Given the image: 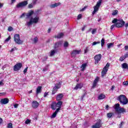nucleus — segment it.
<instances>
[{
  "instance_id": "obj_56",
  "label": "nucleus",
  "mask_w": 128,
  "mask_h": 128,
  "mask_svg": "<svg viewBox=\"0 0 128 128\" xmlns=\"http://www.w3.org/2000/svg\"><path fill=\"white\" fill-rule=\"evenodd\" d=\"M36 2H38V0H33L32 4H34H34H36Z\"/></svg>"
},
{
  "instance_id": "obj_60",
  "label": "nucleus",
  "mask_w": 128,
  "mask_h": 128,
  "mask_svg": "<svg viewBox=\"0 0 128 128\" xmlns=\"http://www.w3.org/2000/svg\"><path fill=\"white\" fill-rule=\"evenodd\" d=\"M16 0H11V4H14L16 2Z\"/></svg>"
},
{
  "instance_id": "obj_7",
  "label": "nucleus",
  "mask_w": 128,
  "mask_h": 128,
  "mask_svg": "<svg viewBox=\"0 0 128 128\" xmlns=\"http://www.w3.org/2000/svg\"><path fill=\"white\" fill-rule=\"evenodd\" d=\"M94 60H95L94 64H98V62H100V60H102V54H98L94 56Z\"/></svg>"
},
{
  "instance_id": "obj_54",
  "label": "nucleus",
  "mask_w": 128,
  "mask_h": 128,
  "mask_svg": "<svg viewBox=\"0 0 128 128\" xmlns=\"http://www.w3.org/2000/svg\"><path fill=\"white\" fill-rule=\"evenodd\" d=\"M123 84H124V86H128V81H126V82H123Z\"/></svg>"
},
{
  "instance_id": "obj_59",
  "label": "nucleus",
  "mask_w": 128,
  "mask_h": 128,
  "mask_svg": "<svg viewBox=\"0 0 128 128\" xmlns=\"http://www.w3.org/2000/svg\"><path fill=\"white\" fill-rule=\"evenodd\" d=\"M114 26H115L114 24H112V26H111L110 30H114Z\"/></svg>"
},
{
  "instance_id": "obj_25",
  "label": "nucleus",
  "mask_w": 128,
  "mask_h": 128,
  "mask_svg": "<svg viewBox=\"0 0 128 128\" xmlns=\"http://www.w3.org/2000/svg\"><path fill=\"white\" fill-rule=\"evenodd\" d=\"M122 68L128 70V64L127 63L124 62L122 64Z\"/></svg>"
},
{
  "instance_id": "obj_52",
  "label": "nucleus",
  "mask_w": 128,
  "mask_h": 128,
  "mask_svg": "<svg viewBox=\"0 0 128 128\" xmlns=\"http://www.w3.org/2000/svg\"><path fill=\"white\" fill-rule=\"evenodd\" d=\"M28 67H26L24 70V74H26L28 72Z\"/></svg>"
},
{
  "instance_id": "obj_51",
  "label": "nucleus",
  "mask_w": 128,
  "mask_h": 128,
  "mask_svg": "<svg viewBox=\"0 0 128 128\" xmlns=\"http://www.w3.org/2000/svg\"><path fill=\"white\" fill-rule=\"evenodd\" d=\"M88 52V47H86L84 50V54H86Z\"/></svg>"
},
{
  "instance_id": "obj_43",
  "label": "nucleus",
  "mask_w": 128,
  "mask_h": 128,
  "mask_svg": "<svg viewBox=\"0 0 128 128\" xmlns=\"http://www.w3.org/2000/svg\"><path fill=\"white\" fill-rule=\"evenodd\" d=\"M34 44H36L38 42V37H35L34 40Z\"/></svg>"
},
{
  "instance_id": "obj_19",
  "label": "nucleus",
  "mask_w": 128,
  "mask_h": 128,
  "mask_svg": "<svg viewBox=\"0 0 128 128\" xmlns=\"http://www.w3.org/2000/svg\"><path fill=\"white\" fill-rule=\"evenodd\" d=\"M99 80H100V78L96 77V78L94 80V82H93L92 88H96V84H98V82Z\"/></svg>"
},
{
  "instance_id": "obj_38",
  "label": "nucleus",
  "mask_w": 128,
  "mask_h": 128,
  "mask_svg": "<svg viewBox=\"0 0 128 128\" xmlns=\"http://www.w3.org/2000/svg\"><path fill=\"white\" fill-rule=\"evenodd\" d=\"M100 44V42H94L92 43V46H96V44Z\"/></svg>"
},
{
  "instance_id": "obj_23",
  "label": "nucleus",
  "mask_w": 128,
  "mask_h": 128,
  "mask_svg": "<svg viewBox=\"0 0 128 128\" xmlns=\"http://www.w3.org/2000/svg\"><path fill=\"white\" fill-rule=\"evenodd\" d=\"M42 92V86H39L36 88V94H40Z\"/></svg>"
},
{
  "instance_id": "obj_4",
  "label": "nucleus",
  "mask_w": 128,
  "mask_h": 128,
  "mask_svg": "<svg viewBox=\"0 0 128 128\" xmlns=\"http://www.w3.org/2000/svg\"><path fill=\"white\" fill-rule=\"evenodd\" d=\"M40 18L38 17H35L34 18H31L30 22H27L28 26H32V24H38V22Z\"/></svg>"
},
{
  "instance_id": "obj_55",
  "label": "nucleus",
  "mask_w": 128,
  "mask_h": 128,
  "mask_svg": "<svg viewBox=\"0 0 128 128\" xmlns=\"http://www.w3.org/2000/svg\"><path fill=\"white\" fill-rule=\"evenodd\" d=\"M124 58L125 59H126V58H127L128 57V52H126V54H124Z\"/></svg>"
},
{
  "instance_id": "obj_47",
  "label": "nucleus",
  "mask_w": 128,
  "mask_h": 128,
  "mask_svg": "<svg viewBox=\"0 0 128 128\" xmlns=\"http://www.w3.org/2000/svg\"><path fill=\"white\" fill-rule=\"evenodd\" d=\"M30 120L27 119L26 122H25V124H30Z\"/></svg>"
},
{
  "instance_id": "obj_40",
  "label": "nucleus",
  "mask_w": 128,
  "mask_h": 128,
  "mask_svg": "<svg viewBox=\"0 0 128 128\" xmlns=\"http://www.w3.org/2000/svg\"><path fill=\"white\" fill-rule=\"evenodd\" d=\"M104 39L102 38L101 40V46H104Z\"/></svg>"
},
{
  "instance_id": "obj_24",
  "label": "nucleus",
  "mask_w": 128,
  "mask_h": 128,
  "mask_svg": "<svg viewBox=\"0 0 128 128\" xmlns=\"http://www.w3.org/2000/svg\"><path fill=\"white\" fill-rule=\"evenodd\" d=\"M58 112H60V110H58V109H56L54 112L53 113V114L52 115L51 118H56V114H58Z\"/></svg>"
},
{
  "instance_id": "obj_32",
  "label": "nucleus",
  "mask_w": 128,
  "mask_h": 128,
  "mask_svg": "<svg viewBox=\"0 0 128 128\" xmlns=\"http://www.w3.org/2000/svg\"><path fill=\"white\" fill-rule=\"evenodd\" d=\"M118 12V10H114L112 12V16H116V14Z\"/></svg>"
},
{
  "instance_id": "obj_48",
  "label": "nucleus",
  "mask_w": 128,
  "mask_h": 128,
  "mask_svg": "<svg viewBox=\"0 0 128 128\" xmlns=\"http://www.w3.org/2000/svg\"><path fill=\"white\" fill-rule=\"evenodd\" d=\"M10 36H9L6 40H5V42H10Z\"/></svg>"
},
{
  "instance_id": "obj_57",
  "label": "nucleus",
  "mask_w": 128,
  "mask_h": 128,
  "mask_svg": "<svg viewBox=\"0 0 128 128\" xmlns=\"http://www.w3.org/2000/svg\"><path fill=\"white\" fill-rule=\"evenodd\" d=\"M18 104H14V108H18Z\"/></svg>"
},
{
  "instance_id": "obj_14",
  "label": "nucleus",
  "mask_w": 128,
  "mask_h": 128,
  "mask_svg": "<svg viewBox=\"0 0 128 128\" xmlns=\"http://www.w3.org/2000/svg\"><path fill=\"white\" fill-rule=\"evenodd\" d=\"M63 98H64V94H58L56 96V100L60 101L62 100Z\"/></svg>"
},
{
  "instance_id": "obj_10",
  "label": "nucleus",
  "mask_w": 128,
  "mask_h": 128,
  "mask_svg": "<svg viewBox=\"0 0 128 128\" xmlns=\"http://www.w3.org/2000/svg\"><path fill=\"white\" fill-rule=\"evenodd\" d=\"M0 102L1 104H7L10 102V99L8 98H2L0 100Z\"/></svg>"
},
{
  "instance_id": "obj_30",
  "label": "nucleus",
  "mask_w": 128,
  "mask_h": 128,
  "mask_svg": "<svg viewBox=\"0 0 128 128\" xmlns=\"http://www.w3.org/2000/svg\"><path fill=\"white\" fill-rule=\"evenodd\" d=\"M102 0H98V1L97 2L96 6H100V4H102Z\"/></svg>"
},
{
  "instance_id": "obj_53",
  "label": "nucleus",
  "mask_w": 128,
  "mask_h": 128,
  "mask_svg": "<svg viewBox=\"0 0 128 128\" xmlns=\"http://www.w3.org/2000/svg\"><path fill=\"white\" fill-rule=\"evenodd\" d=\"M87 6H84L82 9H81L80 10V12H84V10H86V8Z\"/></svg>"
},
{
  "instance_id": "obj_13",
  "label": "nucleus",
  "mask_w": 128,
  "mask_h": 128,
  "mask_svg": "<svg viewBox=\"0 0 128 128\" xmlns=\"http://www.w3.org/2000/svg\"><path fill=\"white\" fill-rule=\"evenodd\" d=\"M38 106H40V103L38 102L36 100H34L32 102V107L33 108H38Z\"/></svg>"
},
{
  "instance_id": "obj_33",
  "label": "nucleus",
  "mask_w": 128,
  "mask_h": 128,
  "mask_svg": "<svg viewBox=\"0 0 128 128\" xmlns=\"http://www.w3.org/2000/svg\"><path fill=\"white\" fill-rule=\"evenodd\" d=\"M48 70V65H46L42 70V72H46Z\"/></svg>"
},
{
  "instance_id": "obj_9",
  "label": "nucleus",
  "mask_w": 128,
  "mask_h": 128,
  "mask_svg": "<svg viewBox=\"0 0 128 128\" xmlns=\"http://www.w3.org/2000/svg\"><path fill=\"white\" fill-rule=\"evenodd\" d=\"M22 67V64L19 62L17 63L14 66V72H18V70H20Z\"/></svg>"
},
{
  "instance_id": "obj_39",
  "label": "nucleus",
  "mask_w": 128,
  "mask_h": 128,
  "mask_svg": "<svg viewBox=\"0 0 128 128\" xmlns=\"http://www.w3.org/2000/svg\"><path fill=\"white\" fill-rule=\"evenodd\" d=\"M7 128H12V122L8 123V124Z\"/></svg>"
},
{
  "instance_id": "obj_26",
  "label": "nucleus",
  "mask_w": 128,
  "mask_h": 128,
  "mask_svg": "<svg viewBox=\"0 0 128 128\" xmlns=\"http://www.w3.org/2000/svg\"><path fill=\"white\" fill-rule=\"evenodd\" d=\"M34 11L33 10H31L30 12L27 13V14H26V16H27V18H30V16H32V14H34Z\"/></svg>"
},
{
  "instance_id": "obj_2",
  "label": "nucleus",
  "mask_w": 128,
  "mask_h": 128,
  "mask_svg": "<svg viewBox=\"0 0 128 128\" xmlns=\"http://www.w3.org/2000/svg\"><path fill=\"white\" fill-rule=\"evenodd\" d=\"M114 108L116 112L118 114H124V112H126V110L124 108L120 107V104L118 103L114 104Z\"/></svg>"
},
{
  "instance_id": "obj_61",
  "label": "nucleus",
  "mask_w": 128,
  "mask_h": 128,
  "mask_svg": "<svg viewBox=\"0 0 128 128\" xmlns=\"http://www.w3.org/2000/svg\"><path fill=\"white\" fill-rule=\"evenodd\" d=\"M2 6H4V4H2L0 2V8H2Z\"/></svg>"
},
{
  "instance_id": "obj_44",
  "label": "nucleus",
  "mask_w": 128,
  "mask_h": 128,
  "mask_svg": "<svg viewBox=\"0 0 128 128\" xmlns=\"http://www.w3.org/2000/svg\"><path fill=\"white\" fill-rule=\"evenodd\" d=\"M82 18V14H79L77 16V20H80Z\"/></svg>"
},
{
  "instance_id": "obj_41",
  "label": "nucleus",
  "mask_w": 128,
  "mask_h": 128,
  "mask_svg": "<svg viewBox=\"0 0 128 128\" xmlns=\"http://www.w3.org/2000/svg\"><path fill=\"white\" fill-rule=\"evenodd\" d=\"M34 8V4H30L28 5V8Z\"/></svg>"
},
{
  "instance_id": "obj_29",
  "label": "nucleus",
  "mask_w": 128,
  "mask_h": 128,
  "mask_svg": "<svg viewBox=\"0 0 128 128\" xmlns=\"http://www.w3.org/2000/svg\"><path fill=\"white\" fill-rule=\"evenodd\" d=\"M114 42L108 44V48H112V46H114Z\"/></svg>"
},
{
  "instance_id": "obj_34",
  "label": "nucleus",
  "mask_w": 128,
  "mask_h": 128,
  "mask_svg": "<svg viewBox=\"0 0 128 128\" xmlns=\"http://www.w3.org/2000/svg\"><path fill=\"white\" fill-rule=\"evenodd\" d=\"M99 8H100V6H98L96 5L94 6V10H96V12H98Z\"/></svg>"
},
{
  "instance_id": "obj_11",
  "label": "nucleus",
  "mask_w": 128,
  "mask_h": 128,
  "mask_svg": "<svg viewBox=\"0 0 128 128\" xmlns=\"http://www.w3.org/2000/svg\"><path fill=\"white\" fill-rule=\"evenodd\" d=\"M82 50H74L71 53V56L74 58L76 54H80Z\"/></svg>"
},
{
  "instance_id": "obj_35",
  "label": "nucleus",
  "mask_w": 128,
  "mask_h": 128,
  "mask_svg": "<svg viewBox=\"0 0 128 128\" xmlns=\"http://www.w3.org/2000/svg\"><path fill=\"white\" fill-rule=\"evenodd\" d=\"M124 60H126V58H124V56H122L120 58L119 60L120 62H124Z\"/></svg>"
},
{
  "instance_id": "obj_8",
  "label": "nucleus",
  "mask_w": 128,
  "mask_h": 128,
  "mask_svg": "<svg viewBox=\"0 0 128 128\" xmlns=\"http://www.w3.org/2000/svg\"><path fill=\"white\" fill-rule=\"evenodd\" d=\"M118 22H117L115 24V26H116V28H122V26H124V24H126V22H124L123 20H119Z\"/></svg>"
},
{
  "instance_id": "obj_28",
  "label": "nucleus",
  "mask_w": 128,
  "mask_h": 128,
  "mask_svg": "<svg viewBox=\"0 0 128 128\" xmlns=\"http://www.w3.org/2000/svg\"><path fill=\"white\" fill-rule=\"evenodd\" d=\"M86 64H83L81 66V68H82V70H86Z\"/></svg>"
},
{
  "instance_id": "obj_46",
  "label": "nucleus",
  "mask_w": 128,
  "mask_h": 128,
  "mask_svg": "<svg viewBox=\"0 0 128 128\" xmlns=\"http://www.w3.org/2000/svg\"><path fill=\"white\" fill-rule=\"evenodd\" d=\"M14 30V28H12V26H8V32H12V30Z\"/></svg>"
},
{
  "instance_id": "obj_5",
  "label": "nucleus",
  "mask_w": 128,
  "mask_h": 128,
  "mask_svg": "<svg viewBox=\"0 0 128 128\" xmlns=\"http://www.w3.org/2000/svg\"><path fill=\"white\" fill-rule=\"evenodd\" d=\"M14 40L17 44H24V41L20 40L19 34H15L14 35Z\"/></svg>"
},
{
  "instance_id": "obj_18",
  "label": "nucleus",
  "mask_w": 128,
  "mask_h": 128,
  "mask_svg": "<svg viewBox=\"0 0 128 128\" xmlns=\"http://www.w3.org/2000/svg\"><path fill=\"white\" fill-rule=\"evenodd\" d=\"M82 86H84V84L82 83L77 84L76 86L74 88V90H78V88L80 89L82 88Z\"/></svg>"
},
{
  "instance_id": "obj_6",
  "label": "nucleus",
  "mask_w": 128,
  "mask_h": 128,
  "mask_svg": "<svg viewBox=\"0 0 128 128\" xmlns=\"http://www.w3.org/2000/svg\"><path fill=\"white\" fill-rule=\"evenodd\" d=\"M28 1L24 0L17 4V5L16 6V8H24V6H28Z\"/></svg>"
},
{
  "instance_id": "obj_17",
  "label": "nucleus",
  "mask_w": 128,
  "mask_h": 128,
  "mask_svg": "<svg viewBox=\"0 0 128 128\" xmlns=\"http://www.w3.org/2000/svg\"><path fill=\"white\" fill-rule=\"evenodd\" d=\"M62 44V41H59L55 43L54 46V48H58L59 46H60Z\"/></svg>"
},
{
  "instance_id": "obj_42",
  "label": "nucleus",
  "mask_w": 128,
  "mask_h": 128,
  "mask_svg": "<svg viewBox=\"0 0 128 128\" xmlns=\"http://www.w3.org/2000/svg\"><path fill=\"white\" fill-rule=\"evenodd\" d=\"M54 54H56V50H52V51H51V53L50 54V56H52L54 55Z\"/></svg>"
},
{
  "instance_id": "obj_45",
  "label": "nucleus",
  "mask_w": 128,
  "mask_h": 128,
  "mask_svg": "<svg viewBox=\"0 0 128 128\" xmlns=\"http://www.w3.org/2000/svg\"><path fill=\"white\" fill-rule=\"evenodd\" d=\"M110 62H108L104 68H110Z\"/></svg>"
},
{
  "instance_id": "obj_58",
  "label": "nucleus",
  "mask_w": 128,
  "mask_h": 128,
  "mask_svg": "<svg viewBox=\"0 0 128 128\" xmlns=\"http://www.w3.org/2000/svg\"><path fill=\"white\" fill-rule=\"evenodd\" d=\"M46 96H48V92H46L44 94V98H46Z\"/></svg>"
},
{
  "instance_id": "obj_64",
  "label": "nucleus",
  "mask_w": 128,
  "mask_h": 128,
  "mask_svg": "<svg viewBox=\"0 0 128 128\" xmlns=\"http://www.w3.org/2000/svg\"><path fill=\"white\" fill-rule=\"evenodd\" d=\"M125 26L126 28H127L128 27V22H127L125 24Z\"/></svg>"
},
{
  "instance_id": "obj_16",
  "label": "nucleus",
  "mask_w": 128,
  "mask_h": 128,
  "mask_svg": "<svg viewBox=\"0 0 128 128\" xmlns=\"http://www.w3.org/2000/svg\"><path fill=\"white\" fill-rule=\"evenodd\" d=\"M108 68H106L104 67L102 72V76L104 78L106 74V72H108Z\"/></svg>"
},
{
  "instance_id": "obj_31",
  "label": "nucleus",
  "mask_w": 128,
  "mask_h": 128,
  "mask_svg": "<svg viewBox=\"0 0 128 128\" xmlns=\"http://www.w3.org/2000/svg\"><path fill=\"white\" fill-rule=\"evenodd\" d=\"M114 114V113L110 112L107 114V116L108 118H110Z\"/></svg>"
},
{
  "instance_id": "obj_37",
  "label": "nucleus",
  "mask_w": 128,
  "mask_h": 128,
  "mask_svg": "<svg viewBox=\"0 0 128 128\" xmlns=\"http://www.w3.org/2000/svg\"><path fill=\"white\" fill-rule=\"evenodd\" d=\"M118 20L116 19V18H114L112 20V24H116V22H118Z\"/></svg>"
},
{
  "instance_id": "obj_15",
  "label": "nucleus",
  "mask_w": 128,
  "mask_h": 128,
  "mask_svg": "<svg viewBox=\"0 0 128 128\" xmlns=\"http://www.w3.org/2000/svg\"><path fill=\"white\" fill-rule=\"evenodd\" d=\"M62 101H58V102H56V106L58 108L56 110H60V108H62Z\"/></svg>"
},
{
  "instance_id": "obj_3",
  "label": "nucleus",
  "mask_w": 128,
  "mask_h": 128,
  "mask_svg": "<svg viewBox=\"0 0 128 128\" xmlns=\"http://www.w3.org/2000/svg\"><path fill=\"white\" fill-rule=\"evenodd\" d=\"M62 82H58V83L55 84L52 90V96H54L56 92H58V90L60 88V86H62Z\"/></svg>"
},
{
  "instance_id": "obj_49",
  "label": "nucleus",
  "mask_w": 128,
  "mask_h": 128,
  "mask_svg": "<svg viewBox=\"0 0 128 128\" xmlns=\"http://www.w3.org/2000/svg\"><path fill=\"white\" fill-rule=\"evenodd\" d=\"M26 16V14L23 13L20 16V18H24Z\"/></svg>"
},
{
  "instance_id": "obj_22",
  "label": "nucleus",
  "mask_w": 128,
  "mask_h": 128,
  "mask_svg": "<svg viewBox=\"0 0 128 128\" xmlns=\"http://www.w3.org/2000/svg\"><path fill=\"white\" fill-rule=\"evenodd\" d=\"M64 36V33L61 32L58 34L56 36H54L55 38H63Z\"/></svg>"
},
{
  "instance_id": "obj_62",
  "label": "nucleus",
  "mask_w": 128,
  "mask_h": 128,
  "mask_svg": "<svg viewBox=\"0 0 128 128\" xmlns=\"http://www.w3.org/2000/svg\"><path fill=\"white\" fill-rule=\"evenodd\" d=\"M128 49V46H124V50H126Z\"/></svg>"
},
{
  "instance_id": "obj_12",
  "label": "nucleus",
  "mask_w": 128,
  "mask_h": 128,
  "mask_svg": "<svg viewBox=\"0 0 128 128\" xmlns=\"http://www.w3.org/2000/svg\"><path fill=\"white\" fill-rule=\"evenodd\" d=\"M102 128L101 120H100L98 122H97L94 125L92 126V128Z\"/></svg>"
},
{
  "instance_id": "obj_63",
  "label": "nucleus",
  "mask_w": 128,
  "mask_h": 128,
  "mask_svg": "<svg viewBox=\"0 0 128 128\" xmlns=\"http://www.w3.org/2000/svg\"><path fill=\"white\" fill-rule=\"evenodd\" d=\"M2 124V118H0V124Z\"/></svg>"
},
{
  "instance_id": "obj_36",
  "label": "nucleus",
  "mask_w": 128,
  "mask_h": 128,
  "mask_svg": "<svg viewBox=\"0 0 128 128\" xmlns=\"http://www.w3.org/2000/svg\"><path fill=\"white\" fill-rule=\"evenodd\" d=\"M64 48H68V42H65L64 44Z\"/></svg>"
},
{
  "instance_id": "obj_27",
  "label": "nucleus",
  "mask_w": 128,
  "mask_h": 128,
  "mask_svg": "<svg viewBox=\"0 0 128 128\" xmlns=\"http://www.w3.org/2000/svg\"><path fill=\"white\" fill-rule=\"evenodd\" d=\"M104 98H106V95H104V94H100L98 96V100H104Z\"/></svg>"
},
{
  "instance_id": "obj_21",
  "label": "nucleus",
  "mask_w": 128,
  "mask_h": 128,
  "mask_svg": "<svg viewBox=\"0 0 128 128\" xmlns=\"http://www.w3.org/2000/svg\"><path fill=\"white\" fill-rule=\"evenodd\" d=\"M60 6V2L55 3L54 4H52L50 5V8H56V6Z\"/></svg>"
},
{
  "instance_id": "obj_20",
  "label": "nucleus",
  "mask_w": 128,
  "mask_h": 128,
  "mask_svg": "<svg viewBox=\"0 0 128 128\" xmlns=\"http://www.w3.org/2000/svg\"><path fill=\"white\" fill-rule=\"evenodd\" d=\"M50 108L53 110H56V108H57L56 102H52L50 105Z\"/></svg>"
},
{
  "instance_id": "obj_1",
  "label": "nucleus",
  "mask_w": 128,
  "mask_h": 128,
  "mask_svg": "<svg viewBox=\"0 0 128 128\" xmlns=\"http://www.w3.org/2000/svg\"><path fill=\"white\" fill-rule=\"evenodd\" d=\"M118 100L120 102V104H123V106H124L126 104H128V99L126 96L125 95L121 94L117 98Z\"/></svg>"
},
{
  "instance_id": "obj_50",
  "label": "nucleus",
  "mask_w": 128,
  "mask_h": 128,
  "mask_svg": "<svg viewBox=\"0 0 128 128\" xmlns=\"http://www.w3.org/2000/svg\"><path fill=\"white\" fill-rule=\"evenodd\" d=\"M96 32V29H93L92 32V34H95V32Z\"/></svg>"
}]
</instances>
